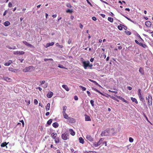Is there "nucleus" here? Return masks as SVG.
Here are the masks:
<instances>
[{"instance_id": "f257e3e1", "label": "nucleus", "mask_w": 153, "mask_h": 153, "mask_svg": "<svg viewBox=\"0 0 153 153\" xmlns=\"http://www.w3.org/2000/svg\"><path fill=\"white\" fill-rule=\"evenodd\" d=\"M114 129L113 128L107 129L103 131L101 133L102 136H109L114 134L113 132Z\"/></svg>"}, {"instance_id": "f03ea898", "label": "nucleus", "mask_w": 153, "mask_h": 153, "mask_svg": "<svg viewBox=\"0 0 153 153\" xmlns=\"http://www.w3.org/2000/svg\"><path fill=\"white\" fill-rule=\"evenodd\" d=\"M81 61L84 68L86 69L87 67H88L89 61L88 60L85 61L82 58H81Z\"/></svg>"}, {"instance_id": "7ed1b4c3", "label": "nucleus", "mask_w": 153, "mask_h": 153, "mask_svg": "<svg viewBox=\"0 0 153 153\" xmlns=\"http://www.w3.org/2000/svg\"><path fill=\"white\" fill-rule=\"evenodd\" d=\"M146 99L147 100L148 104L149 105H152V97L150 95H149L148 96V97L146 98Z\"/></svg>"}, {"instance_id": "20e7f679", "label": "nucleus", "mask_w": 153, "mask_h": 153, "mask_svg": "<svg viewBox=\"0 0 153 153\" xmlns=\"http://www.w3.org/2000/svg\"><path fill=\"white\" fill-rule=\"evenodd\" d=\"M68 135L66 132L62 134L61 135V137L62 139L66 140L68 139Z\"/></svg>"}, {"instance_id": "39448f33", "label": "nucleus", "mask_w": 153, "mask_h": 153, "mask_svg": "<svg viewBox=\"0 0 153 153\" xmlns=\"http://www.w3.org/2000/svg\"><path fill=\"white\" fill-rule=\"evenodd\" d=\"M33 67L32 66H29L28 67H26L23 70V71L24 72H29L33 70Z\"/></svg>"}, {"instance_id": "423d86ee", "label": "nucleus", "mask_w": 153, "mask_h": 153, "mask_svg": "<svg viewBox=\"0 0 153 153\" xmlns=\"http://www.w3.org/2000/svg\"><path fill=\"white\" fill-rule=\"evenodd\" d=\"M86 139L90 141H93V138L90 135H88L86 137Z\"/></svg>"}, {"instance_id": "0eeeda50", "label": "nucleus", "mask_w": 153, "mask_h": 153, "mask_svg": "<svg viewBox=\"0 0 153 153\" xmlns=\"http://www.w3.org/2000/svg\"><path fill=\"white\" fill-rule=\"evenodd\" d=\"M23 43L26 46L30 47H33V46L32 45L27 43L26 41H23Z\"/></svg>"}, {"instance_id": "6e6552de", "label": "nucleus", "mask_w": 153, "mask_h": 153, "mask_svg": "<svg viewBox=\"0 0 153 153\" xmlns=\"http://www.w3.org/2000/svg\"><path fill=\"white\" fill-rule=\"evenodd\" d=\"M63 115L64 117V118L66 119H67L68 120H74L73 118L69 117L68 115L67 114H65Z\"/></svg>"}, {"instance_id": "1a4fd4ad", "label": "nucleus", "mask_w": 153, "mask_h": 153, "mask_svg": "<svg viewBox=\"0 0 153 153\" xmlns=\"http://www.w3.org/2000/svg\"><path fill=\"white\" fill-rule=\"evenodd\" d=\"M3 79L7 81V82H11V79L7 77L4 76L3 78Z\"/></svg>"}, {"instance_id": "9d476101", "label": "nucleus", "mask_w": 153, "mask_h": 153, "mask_svg": "<svg viewBox=\"0 0 153 153\" xmlns=\"http://www.w3.org/2000/svg\"><path fill=\"white\" fill-rule=\"evenodd\" d=\"M145 24L147 27H150L152 23L150 21H147L145 22Z\"/></svg>"}, {"instance_id": "9b49d317", "label": "nucleus", "mask_w": 153, "mask_h": 153, "mask_svg": "<svg viewBox=\"0 0 153 153\" xmlns=\"http://www.w3.org/2000/svg\"><path fill=\"white\" fill-rule=\"evenodd\" d=\"M53 94V93L52 92L50 91L47 94V96L48 98H51L52 97Z\"/></svg>"}, {"instance_id": "f8f14e48", "label": "nucleus", "mask_w": 153, "mask_h": 153, "mask_svg": "<svg viewBox=\"0 0 153 153\" xmlns=\"http://www.w3.org/2000/svg\"><path fill=\"white\" fill-rule=\"evenodd\" d=\"M101 144H100V143L99 141L97 142H94L93 144V146L95 147H97L99 145H100Z\"/></svg>"}, {"instance_id": "ddd939ff", "label": "nucleus", "mask_w": 153, "mask_h": 153, "mask_svg": "<svg viewBox=\"0 0 153 153\" xmlns=\"http://www.w3.org/2000/svg\"><path fill=\"white\" fill-rule=\"evenodd\" d=\"M57 134L56 133H53L51 134V137L53 139H55L56 138Z\"/></svg>"}, {"instance_id": "4468645a", "label": "nucleus", "mask_w": 153, "mask_h": 153, "mask_svg": "<svg viewBox=\"0 0 153 153\" xmlns=\"http://www.w3.org/2000/svg\"><path fill=\"white\" fill-rule=\"evenodd\" d=\"M12 62V60H9L8 62L5 63L4 65L5 66H9Z\"/></svg>"}, {"instance_id": "2eb2a0df", "label": "nucleus", "mask_w": 153, "mask_h": 153, "mask_svg": "<svg viewBox=\"0 0 153 153\" xmlns=\"http://www.w3.org/2000/svg\"><path fill=\"white\" fill-rule=\"evenodd\" d=\"M62 87L66 91H69V89L67 85H63L62 86Z\"/></svg>"}, {"instance_id": "dca6fc26", "label": "nucleus", "mask_w": 153, "mask_h": 153, "mask_svg": "<svg viewBox=\"0 0 153 153\" xmlns=\"http://www.w3.org/2000/svg\"><path fill=\"white\" fill-rule=\"evenodd\" d=\"M54 44V42H51V43H47L46 44V48L50 46H53V45Z\"/></svg>"}, {"instance_id": "f3484780", "label": "nucleus", "mask_w": 153, "mask_h": 153, "mask_svg": "<svg viewBox=\"0 0 153 153\" xmlns=\"http://www.w3.org/2000/svg\"><path fill=\"white\" fill-rule=\"evenodd\" d=\"M85 120L86 121H91V119L90 117L86 115H85Z\"/></svg>"}, {"instance_id": "a211bd4d", "label": "nucleus", "mask_w": 153, "mask_h": 153, "mask_svg": "<svg viewBox=\"0 0 153 153\" xmlns=\"http://www.w3.org/2000/svg\"><path fill=\"white\" fill-rule=\"evenodd\" d=\"M69 131L71 135L72 136H74L75 135V132L73 130L71 129H69Z\"/></svg>"}, {"instance_id": "6ab92c4d", "label": "nucleus", "mask_w": 153, "mask_h": 153, "mask_svg": "<svg viewBox=\"0 0 153 153\" xmlns=\"http://www.w3.org/2000/svg\"><path fill=\"white\" fill-rule=\"evenodd\" d=\"M89 80L90 81H91V82H93V83H94L95 85H98V86H99V87H101V86H100V85H99V84H98V83H97L95 81H94L93 80H92V79H89Z\"/></svg>"}, {"instance_id": "aec40b11", "label": "nucleus", "mask_w": 153, "mask_h": 153, "mask_svg": "<svg viewBox=\"0 0 153 153\" xmlns=\"http://www.w3.org/2000/svg\"><path fill=\"white\" fill-rule=\"evenodd\" d=\"M139 71L140 73H141L142 75H144V70L141 67L139 69Z\"/></svg>"}, {"instance_id": "412c9836", "label": "nucleus", "mask_w": 153, "mask_h": 153, "mask_svg": "<svg viewBox=\"0 0 153 153\" xmlns=\"http://www.w3.org/2000/svg\"><path fill=\"white\" fill-rule=\"evenodd\" d=\"M131 99L132 102H134L136 104L138 103V102L135 98L131 97Z\"/></svg>"}, {"instance_id": "4be33fe9", "label": "nucleus", "mask_w": 153, "mask_h": 153, "mask_svg": "<svg viewBox=\"0 0 153 153\" xmlns=\"http://www.w3.org/2000/svg\"><path fill=\"white\" fill-rule=\"evenodd\" d=\"M53 126L55 128H56L57 127H58L59 126V124L58 123H57L56 122H55V123H53Z\"/></svg>"}, {"instance_id": "5701e85b", "label": "nucleus", "mask_w": 153, "mask_h": 153, "mask_svg": "<svg viewBox=\"0 0 153 153\" xmlns=\"http://www.w3.org/2000/svg\"><path fill=\"white\" fill-rule=\"evenodd\" d=\"M50 103H48L46 106L45 109L46 111L49 110L50 108Z\"/></svg>"}, {"instance_id": "b1692460", "label": "nucleus", "mask_w": 153, "mask_h": 153, "mask_svg": "<svg viewBox=\"0 0 153 153\" xmlns=\"http://www.w3.org/2000/svg\"><path fill=\"white\" fill-rule=\"evenodd\" d=\"M10 24V23L9 21H6L4 23V26H8Z\"/></svg>"}, {"instance_id": "393cba45", "label": "nucleus", "mask_w": 153, "mask_h": 153, "mask_svg": "<svg viewBox=\"0 0 153 153\" xmlns=\"http://www.w3.org/2000/svg\"><path fill=\"white\" fill-rule=\"evenodd\" d=\"M79 142L80 143L83 144L84 143V139L82 137H80L79 138Z\"/></svg>"}, {"instance_id": "a878e982", "label": "nucleus", "mask_w": 153, "mask_h": 153, "mask_svg": "<svg viewBox=\"0 0 153 153\" xmlns=\"http://www.w3.org/2000/svg\"><path fill=\"white\" fill-rule=\"evenodd\" d=\"M140 100L142 102L144 101V99L142 95L139 96Z\"/></svg>"}, {"instance_id": "bb28decb", "label": "nucleus", "mask_w": 153, "mask_h": 153, "mask_svg": "<svg viewBox=\"0 0 153 153\" xmlns=\"http://www.w3.org/2000/svg\"><path fill=\"white\" fill-rule=\"evenodd\" d=\"M55 140V142L56 143H58L59 142V137H57L54 139Z\"/></svg>"}, {"instance_id": "cd10ccee", "label": "nucleus", "mask_w": 153, "mask_h": 153, "mask_svg": "<svg viewBox=\"0 0 153 153\" xmlns=\"http://www.w3.org/2000/svg\"><path fill=\"white\" fill-rule=\"evenodd\" d=\"M66 12L67 13H71L73 12V10L72 9H68L66 10Z\"/></svg>"}, {"instance_id": "c85d7f7f", "label": "nucleus", "mask_w": 153, "mask_h": 153, "mask_svg": "<svg viewBox=\"0 0 153 153\" xmlns=\"http://www.w3.org/2000/svg\"><path fill=\"white\" fill-rule=\"evenodd\" d=\"M108 20L111 22H113V19L111 17H108Z\"/></svg>"}, {"instance_id": "c756f323", "label": "nucleus", "mask_w": 153, "mask_h": 153, "mask_svg": "<svg viewBox=\"0 0 153 153\" xmlns=\"http://www.w3.org/2000/svg\"><path fill=\"white\" fill-rule=\"evenodd\" d=\"M8 143H7L6 142L2 143L1 144V146L2 147H4L6 146V145Z\"/></svg>"}, {"instance_id": "7c9ffc66", "label": "nucleus", "mask_w": 153, "mask_h": 153, "mask_svg": "<svg viewBox=\"0 0 153 153\" xmlns=\"http://www.w3.org/2000/svg\"><path fill=\"white\" fill-rule=\"evenodd\" d=\"M98 92L99 93H100L101 95H103V94L101 92H100V91H99L96 88H93L92 89Z\"/></svg>"}, {"instance_id": "2f4dec72", "label": "nucleus", "mask_w": 153, "mask_h": 153, "mask_svg": "<svg viewBox=\"0 0 153 153\" xmlns=\"http://www.w3.org/2000/svg\"><path fill=\"white\" fill-rule=\"evenodd\" d=\"M58 67L60 68L67 69V68L65 67L62 65H58Z\"/></svg>"}, {"instance_id": "473e14b6", "label": "nucleus", "mask_w": 153, "mask_h": 153, "mask_svg": "<svg viewBox=\"0 0 153 153\" xmlns=\"http://www.w3.org/2000/svg\"><path fill=\"white\" fill-rule=\"evenodd\" d=\"M52 122V120L51 119H50L49 120H48L47 122V123L48 124L50 125Z\"/></svg>"}, {"instance_id": "72a5a7b5", "label": "nucleus", "mask_w": 153, "mask_h": 153, "mask_svg": "<svg viewBox=\"0 0 153 153\" xmlns=\"http://www.w3.org/2000/svg\"><path fill=\"white\" fill-rule=\"evenodd\" d=\"M40 84L39 85V86H41L43 84H44L45 83V81L44 80L42 81H40Z\"/></svg>"}, {"instance_id": "f704fd0d", "label": "nucleus", "mask_w": 153, "mask_h": 153, "mask_svg": "<svg viewBox=\"0 0 153 153\" xmlns=\"http://www.w3.org/2000/svg\"><path fill=\"white\" fill-rule=\"evenodd\" d=\"M139 45L144 48H145L146 46V45L142 43H140Z\"/></svg>"}, {"instance_id": "c9c22d12", "label": "nucleus", "mask_w": 153, "mask_h": 153, "mask_svg": "<svg viewBox=\"0 0 153 153\" xmlns=\"http://www.w3.org/2000/svg\"><path fill=\"white\" fill-rule=\"evenodd\" d=\"M140 92H141V89H138V91H137L138 94V96L142 95L141 93Z\"/></svg>"}, {"instance_id": "e433bc0d", "label": "nucleus", "mask_w": 153, "mask_h": 153, "mask_svg": "<svg viewBox=\"0 0 153 153\" xmlns=\"http://www.w3.org/2000/svg\"><path fill=\"white\" fill-rule=\"evenodd\" d=\"M125 32L128 35H129L131 34V32L128 31H125Z\"/></svg>"}, {"instance_id": "4c0bfd02", "label": "nucleus", "mask_w": 153, "mask_h": 153, "mask_svg": "<svg viewBox=\"0 0 153 153\" xmlns=\"http://www.w3.org/2000/svg\"><path fill=\"white\" fill-rule=\"evenodd\" d=\"M25 53V52L23 51H19V54L22 55Z\"/></svg>"}, {"instance_id": "58836bf2", "label": "nucleus", "mask_w": 153, "mask_h": 153, "mask_svg": "<svg viewBox=\"0 0 153 153\" xmlns=\"http://www.w3.org/2000/svg\"><path fill=\"white\" fill-rule=\"evenodd\" d=\"M115 96L117 98H118L120 100H122L123 99V98L122 97H120V96H118L116 95H115Z\"/></svg>"}, {"instance_id": "ea45409f", "label": "nucleus", "mask_w": 153, "mask_h": 153, "mask_svg": "<svg viewBox=\"0 0 153 153\" xmlns=\"http://www.w3.org/2000/svg\"><path fill=\"white\" fill-rule=\"evenodd\" d=\"M129 141L130 143H132L133 142L134 140L132 137H129Z\"/></svg>"}, {"instance_id": "a19ab883", "label": "nucleus", "mask_w": 153, "mask_h": 153, "mask_svg": "<svg viewBox=\"0 0 153 153\" xmlns=\"http://www.w3.org/2000/svg\"><path fill=\"white\" fill-rule=\"evenodd\" d=\"M104 140V138H101L100 139L99 141V142L100 143V144H101L103 142Z\"/></svg>"}, {"instance_id": "79ce46f5", "label": "nucleus", "mask_w": 153, "mask_h": 153, "mask_svg": "<svg viewBox=\"0 0 153 153\" xmlns=\"http://www.w3.org/2000/svg\"><path fill=\"white\" fill-rule=\"evenodd\" d=\"M81 88L82 91H85L86 90V88L85 87H84L82 86H79Z\"/></svg>"}, {"instance_id": "37998d69", "label": "nucleus", "mask_w": 153, "mask_h": 153, "mask_svg": "<svg viewBox=\"0 0 153 153\" xmlns=\"http://www.w3.org/2000/svg\"><path fill=\"white\" fill-rule=\"evenodd\" d=\"M34 104L36 105L38 103V101L36 99H35L34 100Z\"/></svg>"}, {"instance_id": "c03bdc74", "label": "nucleus", "mask_w": 153, "mask_h": 153, "mask_svg": "<svg viewBox=\"0 0 153 153\" xmlns=\"http://www.w3.org/2000/svg\"><path fill=\"white\" fill-rule=\"evenodd\" d=\"M44 60L45 61H48V60L52 61V60H53V59H46V58H45V59H44Z\"/></svg>"}, {"instance_id": "a18cd8bd", "label": "nucleus", "mask_w": 153, "mask_h": 153, "mask_svg": "<svg viewBox=\"0 0 153 153\" xmlns=\"http://www.w3.org/2000/svg\"><path fill=\"white\" fill-rule=\"evenodd\" d=\"M117 27H118V28L120 30H122L123 29V27L121 25H119V26H118Z\"/></svg>"}, {"instance_id": "49530a36", "label": "nucleus", "mask_w": 153, "mask_h": 153, "mask_svg": "<svg viewBox=\"0 0 153 153\" xmlns=\"http://www.w3.org/2000/svg\"><path fill=\"white\" fill-rule=\"evenodd\" d=\"M93 66V65L92 64H90V62H89V63L88 65V67H89L90 68V69H92V67Z\"/></svg>"}, {"instance_id": "de8ad7c7", "label": "nucleus", "mask_w": 153, "mask_h": 153, "mask_svg": "<svg viewBox=\"0 0 153 153\" xmlns=\"http://www.w3.org/2000/svg\"><path fill=\"white\" fill-rule=\"evenodd\" d=\"M48 83H46L43 86V87L44 88H46L47 86H48Z\"/></svg>"}, {"instance_id": "09e8293b", "label": "nucleus", "mask_w": 153, "mask_h": 153, "mask_svg": "<svg viewBox=\"0 0 153 153\" xmlns=\"http://www.w3.org/2000/svg\"><path fill=\"white\" fill-rule=\"evenodd\" d=\"M90 103L92 106H94V101L93 100H91Z\"/></svg>"}, {"instance_id": "8fccbe9b", "label": "nucleus", "mask_w": 153, "mask_h": 153, "mask_svg": "<svg viewBox=\"0 0 153 153\" xmlns=\"http://www.w3.org/2000/svg\"><path fill=\"white\" fill-rule=\"evenodd\" d=\"M66 6L68 7H69V8H71L72 6L70 4L68 3L66 4Z\"/></svg>"}, {"instance_id": "3c124183", "label": "nucleus", "mask_w": 153, "mask_h": 153, "mask_svg": "<svg viewBox=\"0 0 153 153\" xmlns=\"http://www.w3.org/2000/svg\"><path fill=\"white\" fill-rule=\"evenodd\" d=\"M62 108L63 111H66L67 109V107L65 106H64Z\"/></svg>"}, {"instance_id": "603ef678", "label": "nucleus", "mask_w": 153, "mask_h": 153, "mask_svg": "<svg viewBox=\"0 0 153 153\" xmlns=\"http://www.w3.org/2000/svg\"><path fill=\"white\" fill-rule=\"evenodd\" d=\"M8 70L10 71H12V72L14 71V69L12 68H10L8 69Z\"/></svg>"}, {"instance_id": "864d4df0", "label": "nucleus", "mask_w": 153, "mask_h": 153, "mask_svg": "<svg viewBox=\"0 0 153 153\" xmlns=\"http://www.w3.org/2000/svg\"><path fill=\"white\" fill-rule=\"evenodd\" d=\"M122 100L123 101V102H124L127 103H128V101H126V100H125V99H124L123 98V99Z\"/></svg>"}, {"instance_id": "5fc2aeb1", "label": "nucleus", "mask_w": 153, "mask_h": 153, "mask_svg": "<svg viewBox=\"0 0 153 153\" xmlns=\"http://www.w3.org/2000/svg\"><path fill=\"white\" fill-rule=\"evenodd\" d=\"M108 91L114 93L115 94H117V91H111V90H108Z\"/></svg>"}, {"instance_id": "6e6d98bb", "label": "nucleus", "mask_w": 153, "mask_h": 153, "mask_svg": "<svg viewBox=\"0 0 153 153\" xmlns=\"http://www.w3.org/2000/svg\"><path fill=\"white\" fill-rule=\"evenodd\" d=\"M74 99L75 100H77L78 99V97L76 96H74Z\"/></svg>"}, {"instance_id": "4d7b16f0", "label": "nucleus", "mask_w": 153, "mask_h": 153, "mask_svg": "<svg viewBox=\"0 0 153 153\" xmlns=\"http://www.w3.org/2000/svg\"><path fill=\"white\" fill-rule=\"evenodd\" d=\"M12 4L11 2H9L8 3V7H12Z\"/></svg>"}, {"instance_id": "13d9d810", "label": "nucleus", "mask_w": 153, "mask_h": 153, "mask_svg": "<svg viewBox=\"0 0 153 153\" xmlns=\"http://www.w3.org/2000/svg\"><path fill=\"white\" fill-rule=\"evenodd\" d=\"M51 148H53L54 149L56 150V148L55 147L53 146V145H51Z\"/></svg>"}, {"instance_id": "bf43d9fd", "label": "nucleus", "mask_w": 153, "mask_h": 153, "mask_svg": "<svg viewBox=\"0 0 153 153\" xmlns=\"http://www.w3.org/2000/svg\"><path fill=\"white\" fill-rule=\"evenodd\" d=\"M13 54L15 55L19 54V51H14Z\"/></svg>"}, {"instance_id": "052dcab7", "label": "nucleus", "mask_w": 153, "mask_h": 153, "mask_svg": "<svg viewBox=\"0 0 153 153\" xmlns=\"http://www.w3.org/2000/svg\"><path fill=\"white\" fill-rule=\"evenodd\" d=\"M92 19L94 21H95L97 20V18L96 17L93 16L92 17Z\"/></svg>"}, {"instance_id": "680f3d73", "label": "nucleus", "mask_w": 153, "mask_h": 153, "mask_svg": "<svg viewBox=\"0 0 153 153\" xmlns=\"http://www.w3.org/2000/svg\"><path fill=\"white\" fill-rule=\"evenodd\" d=\"M86 1H87V2L88 4H89V5H90L91 6H92V5L91 3L88 0H86Z\"/></svg>"}, {"instance_id": "e2e57ef3", "label": "nucleus", "mask_w": 153, "mask_h": 153, "mask_svg": "<svg viewBox=\"0 0 153 153\" xmlns=\"http://www.w3.org/2000/svg\"><path fill=\"white\" fill-rule=\"evenodd\" d=\"M128 50H130L131 49H133L132 47L131 46H130L128 47Z\"/></svg>"}, {"instance_id": "0e129e2a", "label": "nucleus", "mask_w": 153, "mask_h": 153, "mask_svg": "<svg viewBox=\"0 0 153 153\" xmlns=\"http://www.w3.org/2000/svg\"><path fill=\"white\" fill-rule=\"evenodd\" d=\"M135 43H137V44H138L139 45L140 43H139L138 42V41L137 40H135Z\"/></svg>"}, {"instance_id": "69168bd1", "label": "nucleus", "mask_w": 153, "mask_h": 153, "mask_svg": "<svg viewBox=\"0 0 153 153\" xmlns=\"http://www.w3.org/2000/svg\"><path fill=\"white\" fill-rule=\"evenodd\" d=\"M20 122L22 123V126L23 127L24 126V123L23 120H22L20 121Z\"/></svg>"}, {"instance_id": "338daca9", "label": "nucleus", "mask_w": 153, "mask_h": 153, "mask_svg": "<svg viewBox=\"0 0 153 153\" xmlns=\"http://www.w3.org/2000/svg\"><path fill=\"white\" fill-rule=\"evenodd\" d=\"M36 89H38L40 91H41L42 89V88L40 87H37L36 88Z\"/></svg>"}, {"instance_id": "774afa93", "label": "nucleus", "mask_w": 153, "mask_h": 153, "mask_svg": "<svg viewBox=\"0 0 153 153\" xmlns=\"http://www.w3.org/2000/svg\"><path fill=\"white\" fill-rule=\"evenodd\" d=\"M88 153H97L95 152H93L91 151H90L88 152Z\"/></svg>"}]
</instances>
